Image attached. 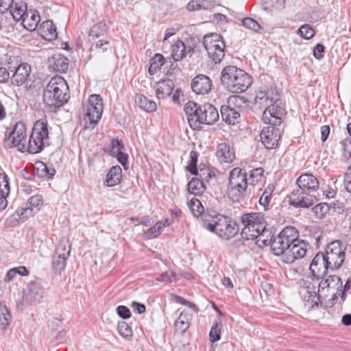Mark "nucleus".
<instances>
[{"label":"nucleus","mask_w":351,"mask_h":351,"mask_svg":"<svg viewBox=\"0 0 351 351\" xmlns=\"http://www.w3.org/2000/svg\"><path fill=\"white\" fill-rule=\"evenodd\" d=\"M206 190L203 181L197 177H193L188 183V191L195 195H201Z\"/></svg>","instance_id":"nucleus-35"},{"label":"nucleus","mask_w":351,"mask_h":351,"mask_svg":"<svg viewBox=\"0 0 351 351\" xmlns=\"http://www.w3.org/2000/svg\"><path fill=\"white\" fill-rule=\"evenodd\" d=\"M114 157H116L118 161L125 168L128 161V156L127 154L122 151L114 156Z\"/></svg>","instance_id":"nucleus-62"},{"label":"nucleus","mask_w":351,"mask_h":351,"mask_svg":"<svg viewBox=\"0 0 351 351\" xmlns=\"http://www.w3.org/2000/svg\"><path fill=\"white\" fill-rule=\"evenodd\" d=\"M193 52V48L186 45L182 40H178L171 45V57L174 61L178 62L184 59L188 53Z\"/></svg>","instance_id":"nucleus-23"},{"label":"nucleus","mask_w":351,"mask_h":351,"mask_svg":"<svg viewBox=\"0 0 351 351\" xmlns=\"http://www.w3.org/2000/svg\"><path fill=\"white\" fill-rule=\"evenodd\" d=\"M42 204L43 197L40 195H33L28 199L29 206L16 211V213L13 214L12 217L18 221H24L29 216L32 215L34 208L38 210Z\"/></svg>","instance_id":"nucleus-18"},{"label":"nucleus","mask_w":351,"mask_h":351,"mask_svg":"<svg viewBox=\"0 0 351 351\" xmlns=\"http://www.w3.org/2000/svg\"><path fill=\"white\" fill-rule=\"evenodd\" d=\"M341 150L345 158H351V138H346L340 142Z\"/></svg>","instance_id":"nucleus-51"},{"label":"nucleus","mask_w":351,"mask_h":351,"mask_svg":"<svg viewBox=\"0 0 351 351\" xmlns=\"http://www.w3.org/2000/svg\"><path fill=\"white\" fill-rule=\"evenodd\" d=\"M155 94L158 99L169 96L173 89V82L171 80L160 81L154 86Z\"/></svg>","instance_id":"nucleus-28"},{"label":"nucleus","mask_w":351,"mask_h":351,"mask_svg":"<svg viewBox=\"0 0 351 351\" xmlns=\"http://www.w3.org/2000/svg\"><path fill=\"white\" fill-rule=\"evenodd\" d=\"M298 34L308 40L314 36L315 32L309 24H304L298 29Z\"/></svg>","instance_id":"nucleus-45"},{"label":"nucleus","mask_w":351,"mask_h":351,"mask_svg":"<svg viewBox=\"0 0 351 351\" xmlns=\"http://www.w3.org/2000/svg\"><path fill=\"white\" fill-rule=\"evenodd\" d=\"M39 31L45 40H53L58 36L56 27L52 21L47 20L43 22Z\"/></svg>","instance_id":"nucleus-30"},{"label":"nucleus","mask_w":351,"mask_h":351,"mask_svg":"<svg viewBox=\"0 0 351 351\" xmlns=\"http://www.w3.org/2000/svg\"><path fill=\"white\" fill-rule=\"evenodd\" d=\"M221 322H215L209 333L210 341L213 343L220 339L221 334V326H219Z\"/></svg>","instance_id":"nucleus-49"},{"label":"nucleus","mask_w":351,"mask_h":351,"mask_svg":"<svg viewBox=\"0 0 351 351\" xmlns=\"http://www.w3.org/2000/svg\"><path fill=\"white\" fill-rule=\"evenodd\" d=\"M345 250L339 240L334 241L327 245L325 252H322V254L329 264L330 269L334 271L341 267L345 260Z\"/></svg>","instance_id":"nucleus-9"},{"label":"nucleus","mask_w":351,"mask_h":351,"mask_svg":"<svg viewBox=\"0 0 351 351\" xmlns=\"http://www.w3.org/2000/svg\"><path fill=\"white\" fill-rule=\"evenodd\" d=\"M247 187L246 177H229L228 193L233 200L239 201L243 197Z\"/></svg>","instance_id":"nucleus-15"},{"label":"nucleus","mask_w":351,"mask_h":351,"mask_svg":"<svg viewBox=\"0 0 351 351\" xmlns=\"http://www.w3.org/2000/svg\"><path fill=\"white\" fill-rule=\"evenodd\" d=\"M69 86L60 76L52 77L43 91V101L50 110L62 107L69 98Z\"/></svg>","instance_id":"nucleus-3"},{"label":"nucleus","mask_w":351,"mask_h":351,"mask_svg":"<svg viewBox=\"0 0 351 351\" xmlns=\"http://www.w3.org/2000/svg\"><path fill=\"white\" fill-rule=\"evenodd\" d=\"M302 286L304 291L308 294V299L312 300L315 298L331 297L332 300L338 298V294L341 293L342 288V280L337 275H327L321 279L310 280H302Z\"/></svg>","instance_id":"nucleus-1"},{"label":"nucleus","mask_w":351,"mask_h":351,"mask_svg":"<svg viewBox=\"0 0 351 351\" xmlns=\"http://www.w3.org/2000/svg\"><path fill=\"white\" fill-rule=\"evenodd\" d=\"M261 140L267 149H274L278 143L280 131L275 125L265 127L260 134Z\"/></svg>","instance_id":"nucleus-17"},{"label":"nucleus","mask_w":351,"mask_h":351,"mask_svg":"<svg viewBox=\"0 0 351 351\" xmlns=\"http://www.w3.org/2000/svg\"><path fill=\"white\" fill-rule=\"evenodd\" d=\"M165 62V58L160 53H156L150 60V65L148 72L150 75H154L157 71L160 70Z\"/></svg>","instance_id":"nucleus-36"},{"label":"nucleus","mask_w":351,"mask_h":351,"mask_svg":"<svg viewBox=\"0 0 351 351\" xmlns=\"http://www.w3.org/2000/svg\"><path fill=\"white\" fill-rule=\"evenodd\" d=\"M216 155L221 162L230 163L234 158V151L229 143H221L217 145Z\"/></svg>","instance_id":"nucleus-27"},{"label":"nucleus","mask_w":351,"mask_h":351,"mask_svg":"<svg viewBox=\"0 0 351 351\" xmlns=\"http://www.w3.org/2000/svg\"><path fill=\"white\" fill-rule=\"evenodd\" d=\"M10 71H14L10 80L11 83L15 86L23 85L27 80L31 73V67L27 63H21Z\"/></svg>","instance_id":"nucleus-21"},{"label":"nucleus","mask_w":351,"mask_h":351,"mask_svg":"<svg viewBox=\"0 0 351 351\" xmlns=\"http://www.w3.org/2000/svg\"><path fill=\"white\" fill-rule=\"evenodd\" d=\"M11 78L10 72L5 67H0V83H6Z\"/></svg>","instance_id":"nucleus-63"},{"label":"nucleus","mask_w":351,"mask_h":351,"mask_svg":"<svg viewBox=\"0 0 351 351\" xmlns=\"http://www.w3.org/2000/svg\"><path fill=\"white\" fill-rule=\"evenodd\" d=\"M26 127L23 122L19 121L15 123L12 130L8 136L5 134L4 145L8 147H18L19 150L24 152L26 145Z\"/></svg>","instance_id":"nucleus-10"},{"label":"nucleus","mask_w":351,"mask_h":351,"mask_svg":"<svg viewBox=\"0 0 351 351\" xmlns=\"http://www.w3.org/2000/svg\"><path fill=\"white\" fill-rule=\"evenodd\" d=\"M309 269L311 275L306 277L304 280L315 281V278L321 279L327 274V271L330 269L329 264L326 261L325 256L322 252H318L313 258Z\"/></svg>","instance_id":"nucleus-13"},{"label":"nucleus","mask_w":351,"mask_h":351,"mask_svg":"<svg viewBox=\"0 0 351 351\" xmlns=\"http://www.w3.org/2000/svg\"><path fill=\"white\" fill-rule=\"evenodd\" d=\"M278 236L284 240L285 243L289 246L295 243L299 239V233L298 230L292 226L285 227L279 234Z\"/></svg>","instance_id":"nucleus-33"},{"label":"nucleus","mask_w":351,"mask_h":351,"mask_svg":"<svg viewBox=\"0 0 351 351\" xmlns=\"http://www.w3.org/2000/svg\"><path fill=\"white\" fill-rule=\"evenodd\" d=\"M202 225L207 230L215 232L218 237L226 240L234 237L239 230L234 221L221 215H203Z\"/></svg>","instance_id":"nucleus-5"},{"label":"nucleus","mask_w":351,"mask_h":351,"mask_svg":"<svg viewBox=\"0 0 351 351\" xmlns=\"http://www.w3.org/2000/svg\"><path fill=\"white\" fill-rule=\"evenodd\" d=\"M123 149H125V147L121 140L112 139L111 141L110 154L112 156H115Z\"/></svg>","instance_id":"nucleus-48"},{"label":"nucleus","mask_w":351,"mask_h":351,"mask_svg":"<svg viewBox=\"0 0 351 351\" xmlns=\"http://www.w3.org/2000/svg\"><path fill=\"white\" fill-rule=\"evenodd\" d=\"M107 31L105 23L99 22L93 25L88 32L90 40H95L96 38L103 36Z\"/></svg>","instance_id":"nucleus-38"},{"label":"nucleus","mask_w":351,"mask_h":351,"mask_svg":"<svg viewBox=\"0 0 351 351\" xmlns=\"http://www.w3.org/2000/svg\"><path fill=\"white\" fill-rule=\"evenodd\" d=\"M43 289L39 280L31 281L27 287L25 299L29 302H40L43 297Z\"/></svg>","instance_id":"nucleus-22"},{"label":"nucleus","mask_w":351,"mask_h":351,"mask_svg":"<svg viewBox=\"0 0 351 351\" xmlns=\"http://www.w3.org/2000/svg\"><path fill=\"white\" fill-rule=\"evenodd\" d=\"M324 50L325 47L324 46V45L320 43L317 44L313 48L314 57L317 60L321 59L324 56Z\"/></svg>","instance_id":"nucleus-56"},{"label":"nucleus","mask_w":351,"mask_h":351,"mask_svg":"<svg viewBox=\"0 0 351 351\" xmlns=\"http://www.w3.org/2000/svg\"><path fill=\"white\" fill-rule=\"evenodd\" d=\"M10 193V184L8 177H0V197L6 199Z\"/></svg>","instance_id":"nucleus-52"},{"label":"nucleus","mask_w":351,"mask_h":351,"mask_svg":"<svg viewBox=\"0 0 351 351\" xmlns=\"http://www.w3.org/2000/svg\"><path fill=\"white\" fill-rule=\"evenodd\" d=\"M51 71L59 73H65L69 67V60L60 53L52 56L48 60Z\"/></svg>","instance_id":"nucleus-24"},{"label":"nucleus","mask_w":351,"mask_h":351,"mask_svg":"<svg viewBox=\"0 0 351 351\" xmlns=\"http://www.w3.org/2000/svg\"><path fill=\"white\" fill-rule=\"evenodd\" d=\"M191 319V315L190 313L182 312L174 324L176 332L184 335L190 326Z\"/></svg>","instance_id":"nucleus-31"},{"label":"nucleus","mask_w":351,"mask_h":351,"mask_svg":"<svg viewBox=\"0 0 351 351\" xmlns=\"http://www.w3.org/2000/svg\"><path fill=\"white\" fill-rule=\"evenodd\" d=\"M193 92L198 95H206L209 93L213 87L210 78L203 74L195 76L191 84Z\"/></svg>","instance_id":"nucleus-20"},{"label":"nucleus","mask_w":351,"mask_h":351,"mask_svg":"<svg viewBox=\"0 0 351 351\" xmlns=\"http://www.w3.org/2000/svg\"><path fill=\"white\" fill-rule=\"evenodd\" d=\"M28 10L27 5L21 2L15 3L10 12L14 21H20Z\"/></svg>","instance_id":"nucleus-37"},{"label":"nucleus","mask_w":351,"mask_h":351,"mask_svg":"<svg viewBox=\"0 0 351 351\" xmlns=\"http://www.w3.org/2000/svg\"><path fill=\"white\" fill-rule=\"evenodd\" d=\"M117 330L120 335L125 338L130 337L132 335L131 327L124 321L119 322L117 324Z\"/></svg>","instance_id":"nucleus-47"},{"label":"nucleus","mask_w":351,"mask_h":351,"mask_svg":"<svg viewBox=\"0 0 351 351\" xmlns=\"http://www.w3.org/2000/svg\"><path fill=\"white\" fill-rule=\"evenodd\" d=\"M342 288L341 293L338 294V297L341 298V302H344L346 298V292L351 288V280H348L344 285L342 284Z\"/></svg>","instance_id":"nucleus-61"},{"label":"nucleus","mask_w":351,"mask_h":351,"mask_svg":"<svg viewBox=\"0 0 351 351\" xmlns=\"http://www.w3.org/2000/svg\"><path fill=\"white\" fill-rule=\"evenodd\" d=\"M176 300L177 302H178L180 304H182L183 305L189 306L191 308H193L195 312H198L199 311V308H197V306L195 304L191 302L190 301H188V300L184 299L183 298H182L180 296L176 295Z\"/></svg>","instance_id":"nucleus-58"},{"label":"nucleus","mask_w":351,"mask_h":351,"mask_svg":"<svg viewBox=\"0 0 351 351\" xmlns=\"http://www.w3.org/2000/svg\"><path fill=\"white\" fill-rule=\"evenodd\" d=\"M175 276L176 274L173 271H166L157 277L156 280L162 282H171L172 281V277H174Z\"/></svg>","instance_id":"nucleus-55"},{"label":"nucleus","mask_w":351,"mask_h":351,"mask_svg":"<svg viewBox=\"0 0 351 351\" xmlns=\"http://www.w3.org/2000/svg\"><path fill=\"white\" fill-rule=\"evenodd\" d=\"M275 99L276 95L274 97H270L268 92L259 90L256 95L255 102L256 104L266 106L269 104L273 103Z\"/></svg>","instance_id":"nucleus-42"},{"label":"nucleus","mask_w":351,"mask_h":351,"mask_svg":"<svg viewBox=\"0 0 351 351\" xmlns=\"http://www.w3.org/2000/svg\"><path fill=\"white\" fill-rule=\"evenodd\" d=\"M188 206L192 214L196 217L200 216L202 220V215L206 213H204V208L201 202L198 199L193 197L188 203Z\"/></svg>","instance_id":"nucleus-39"},{"label":"nucleus","mask_w":351,"mask_h":351,"mask_svg":"<svg viewBox=\"0 0 351 351\" xmlns=\"http://www.w3.org/2000/svg\"><path fill=\"white\" fill-rule=\"evenodd\" d=\"M121 177H106L104 184L112 187L121 183Z\"/></svg>","instance_id":"nucleus-59"},{"label":"nucleus","mask_w":351,"mask_h":351,"mask_svg":"<svg viewBox=\"0 0 351 351\" xmlns=\"http://www.w3.org/2000/svg\"><path fill=\"white\" fill-rule=\"evenodd\" d=\"M203 45L208 56L215 63H219L225 56V43L222 37L217 34L206 35Z\"/></svg>","instance_id":"nucleus-8"},{"label":"nucleus","mask_w":351,"mask_h":351,"mask_svg":"<svg viewBox=\"0 0 351 351\" xmlns=\"http://www.w3.org/2000/svg\"><path fill=\"white\" fill-rule=\"evenodd\" d=\"M47 171V165L41 161L35 163L33 176H44Z\"/></svg>","instance_id":"nucleus-54"},{"label":"nucleus","mask_w":351,"mask_h":351,"mask_svg":"<svg viewBox=\"0 0 351 351\" xmlns=\"http://www.w3.org/2000/svg\"><path fill=\"white\" fill-rule=\"evenodd\" d=\"M66 259L67 258L64 256H58L54 254L53 258V268L56 274H60L61 271L64 269Z\"/></svg>","instance_id":"nucleus-43"},{"label":"nucleus","mask_w":351,"mask_h":351,"mask_svg":"<svg viewBox=\"0 0 351 351\" xmlns=\"http://www.w3.org/2000/svg\"><path fill=\"white\" fill-rule=\"evenodd\" d=\"M12 319V315L7 306L0 303V328L5 329L9 326Z\"/></svg>","instance_id":"nucleus-41"},{"label":"nucleus","mask_w":351,"mask_h":351,"mask_svg":"<svg viewBox=\"0 0 351 351\" xmlns=\"http://www.w3.org/2000/svg\"><path fill=\"white\" fill-rule=\"evenodd\" d=\"M241 221L243 225L241 235L245 240L255 239L266 229V222L260 213L245 214Z\"/></svg>","instance_id":"nucleus-7"},{"label":"nucleus","mask_w":351,"mask_h":351,"mask_svg":"<svg viewBox=\"0 0 351 351\" xmlns=\"http://www.w3.org/2000/svg\"><path fill=\"white\" fill-rule=\"evenodd\" d=\"M40 15L37 10L29 9L23 17L21 19L22 25L25 29L32 32L36 29L40 22Z\"/></svg>","instance_id":"nucleus-25"},{"label":"nucleus","mask_w":351,"mask_h":351,"mask_svg":"<svg viewBox=\"0 0 351 351\" xmlns=\"http://www.w3.org/2000/svg\"><path fill=\"white\" fill-rule=\"evenodd\" d=\"M242 24L245 28L255 32H258L261 29V26L259 23L256 20L250 17L244 18L242 20Z\"/></svg>","instance_id":"nucleus-46"},{"label":"nucleus","mask_w":351,"mask_h":351,"mask_svg":"<svg viewBox=\"0 0 351 351\" xmlns=\"http://www.w3.org/2000/svg\"><path fill=\"white\" fill-rule=\"evenodd\" d=\"M252 82V77L236 66H227L221 72L222 85L233 93L245 92L251 86Z\"/></svg>","instance_id":"nucleus-4"},{"label":"nucleus","mask_w":351,"mask_h":351,"mask_svg":"<svg viewBox=\"0 0 351 351\" xmlns=\"http://www.w3.org/2000/svg\"><path fill=\"white\" fill-rule=\"evenodd\" d=\"M187 10L190 12L201 10L199 0H192L186 5Z\"/></svg>","instance_id":"nucleus-64"},{"label":"nucleus","mask_w":351,"mask_h":351,"mask_svg":"<svg viewBox=\"0 0 351 351\" xmlns=\"http://www.w3.org/2000/svg\"><path fill=\"white\" fill-rule=\"evenodd\" d=\"M308 243L304 240L298 239L295 243L291 245L287 250L286 254L282 257V262L290 264L298 259H301L305 256Z\"/></svg>","instance_id":"nucleus-14"},{"label":"nucleus","mask_w":351,"mask_h":351,"mask_svg":"<svg viewBox=\"0 0 351 351\" xmlns=\"http://www.w3.org/2000/svg\"><path fill=\"white\" fill-rule=\"evenodd\" d=\"M221 114L223 121L228 125H235L240 122V112L230 106L223 105L221 107Z\"/></svg>","instance_id":"nucleus-26"},{"label":"nucleus","mask_w":351,"mask_h":351,"mask_svg":"<svg viewBox=\"0 0 351 351\" xmlns=\"http://www.w3.org/2000/svg\"><path fill=\"white\" fill-rule=\"evenodd\" d=\"M289 199L290 204L295 208H308L318 200L315 195L299 190L293 191Z\"/></svg>","instance_id":"nucleus-16"},{"label":"nucleus","mask_w":351,"mask_h":351,"mask_svg":"<svg viewBox=\"0 0 351 351\" xmlns=\"http://www.w3.org/2000/svg\"><path fill=\"white\" fill-rule=\"evenodd\" d=\"M71 252V245L69 243L68 239L62 238L56 247L55 254L58 256H64L68 258Z\"/></svg>","instance_id":"nucleus-40"},{"label":"nucleus","mask_w":351,"mask_h":351,"mask_svg":"<svg viewBox=\"0 0 351 351\" xmlns=\"http://www.w3.org/2000/svg\"><path fill=\"white\" fill-rule=\"evenodd\" d=\"M278 97V95L276 94L274 102L267 105L263 112L262 119L267 124L276 126L282 122L285 110Z\"/></svg>","instance_id":"nucleus-11"},{"label":"nucleus","mask_w":351,"mask_h":351,"mask_svg":"<svg viewBox=\"0 0 351 351\" xmlns=\"http://www.w3.org/2000/svg\"><path fill=\"white\" fill-rule=\"evenodd\" d=\"M256 239H257L258 242L262 243L265 245H270V241L273 240V237L271 236V232L268 230L265 229V230L258 235Z\"/></svg>","instance_id":"nucleus-53"},{"label":"nucleus","mask_w":351,"mask_h":351,"mask_svg":"<svg viewBox=\"0 0 351 351\" xmlns=\"http://www.w3.org/2000/svg\"><path fill=\"white\" fill-rule=\"evenodd\" d=\"M189 125L198 128L200 124L213 125L219 119V112L212 104L206 103L198 105L193 101H189L184 106Z\"/></svg>","instance_id":"nucleus-2"},{"label":"nucleus","mask_w":351,"mask_h":351,"mask_svg":"<svg viewBox=\"0 0 351 351\" xmlns=\"http://www.w3.org/2000/svg\"><path fill=\"white\" fill-rule=\"evenodd\" d=\"M103 108V99L100 95H92L89 97L86 113L89 121L87 128H95L101 118Z\"/></svg>","instance_id":"nucleus-12"},{"label":"nucleus","mask_w":351,"mask_h":351,"mask_svg":"<svg viewBox=\"0 0 351 351\" xmlns=\"http://www.w3.org/2000/svg\"><path fill=\"white\" fill-rule=\"evenodd\" d=\"M296 184L301 189L308 192L316 191L319 186L317 177H298Z\"/></svg>","instance_id":"nucleus-29"},{"label":"nucleus","mask_w":351,"mask_h":351,"mask_svg":"<svg viewBox=\"0 0 351 351\" xmlns=\"http://www.w3.org/2000/svg\"><path fill=\"white\" fill-rule=\"evenodd\" d=\"M135 103L142 110L147 112H155L157 109V105L153 100L149 99L142 94H136L135 96Z\"/></svg>","instance_id":"nucleus-32"},{"label":"nucleus","mask_w":351,"mask_h":351,"mask_svg":"<svg viewBox=\"0 0 351 351\" xmlns=\"http://www.w3.org/2000/svg\"><path fill=\"white\" fill-rule=\"evenodd\" d=\"M270 243L271 250L276 256H282L283 257L289 247L278 235L274 237L273 240L270 241Z\"/></svg>","instance_id":"nucleus-34"},{"label":"nucleus","mask_w":351,"mask_h":351,"mask_svg":"<svg viewBox=\"0 0 351 351\" xmlns=\"http://www.w3.org/2000/svg\"><path fill=\"white\" fill-rule=\"evenodd\" d=\"M198 154L195 151L190 152V160L186 166V170L193 176H215L208 167L203 163H200L197 167Z\"/></svg>","instance_id":"nucleus-19"},{"label":"nucleus","mask_w":351,"mask_h":351,"mask_svg":"<svg viewBox=\"0 0 351 351\" xmlns=\"http://www.w3.org/2000/svg\"><path fill=\"white\" fill-rule=\"evenodd\" d=\"M49 131L47 122L43 119L35 122L28 145L25 149L29 154L40 152L45 145H49Z\"/></svg>","instance_id":"nucleus-6"},{"label":"nucleus","mask_w":351,"mask_h":351,"mask_svg":"<svg viewBox=\"0 0 351 351\" xmlns=\"http://www.w3.org/2000/svg\"><path fill=\"white\" fill-rule=\"evenodd\" d=\"M117 314L123 319H127L130 317L131 313L130 309L125 306H119L117 308Z\"/></svg>","instance_id":"nucleus-57"},{"label":"nucleus","mask_w":351,"mask_h":351,"mask_svg":"<svg viewBox=\"0 0 351 351\" xmlns=\"http://www.w3.org/2000/svg\"><path fill=\"white\" fill-rule=\"evenodd\" d=\"M14 0H0V14L6 12L12 5Z\"/></svg>","instance_id":"nucleus-60"},{"label":"nucleus","mask_w":351,"mask_h":351,"mask_svg":"<svg viewBox=\"0 0 351 351\" xmlns=\"http://www.w3.org/2000/svg\"><path fill=\"white\" fill-rule=\"evenodd\" d=\"M329 211V206L326 203H319L313 208V213L317 218L322 219Z\"/></svg>","instance_id":"nucleus-44"},{"label":"nucleus","mask_w":351,"mask_h":351,"mask_svg":"<svg viewBox=\"0 0 351 351\" xmlns=\"http://www.w3.org/2000/svg\"><path fill=\"white\" fill-rule=\"evenodd\" d=\"M161 226V223L157 222L153 227L150 228L146 232H145L144 237L147 239L156 238L163 229Z\"/></svg>","instance_id":"nucleus-50"}]
</instances>
